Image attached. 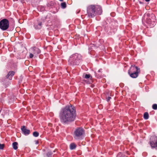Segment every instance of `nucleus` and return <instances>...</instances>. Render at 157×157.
Returning a JSON list of instances; mask_svg holds the SVG:
<instances>
[{
  "mask_svg": "<svg viewBox=\"0 0 157 157\" xmlns=\"http://www.w3.org/2000/svg\"><path fill=\"white\" fill-rule=\"evenodd\" d=\"M76 115L75 108L70 104L61 109L60 113V118L62 122L68 123L75 121Z\"/></svg>",
  "mask_w": 157,
  "mask_h": 157,
  "instance_id": "1",
  "label": "nucleus"
},
{
  "mask_svg": "<svg viewBox=\"0 0 157 157\" xmlns=\"http://www.w3.org/2000/svg\"><path fill=\"white\" fill-rule=\"evenodd\" d=\"M102 10L101 7L96 5H91L87 8V14L89 18H93L96 15L101 14Z\"/></svg>",
  "mask_w": 157,
  "mask_h": 157,
  "instance_id": "2",
  "label": "nucleus"
},
{
  "mask_svg": "<svg viewBox=\"0 0 157 157\" xmlns=\"http://www.w3.org/2000/svg\"><path fill=\"white\" fill-rule=\"evenodd\" d=\"M82 56L78 53H75L71 56L68 60V64L71 66L78 65L81 61Z\"/></svg>",
  "mask_w": 157,
  "mask_h": 157,
  "instance_id": "3",
  "label": "nucleus"
},
{
  "mask_svg": "<svg viewBox=\"0 0 157 157\" xmlns=\"http://www.w3.org/2000/svg\"><path fill=\"white\" fill-rule=\"evenodd\" d=\"M140 72L139 68L135 65H132L128 70V73L131 78H136L138 76Z\"/></svg>",
  "mask_w": 157,
  "mask_h": 157,
  "instance_id": "4",
  "label": "nucleus"
},
{
  "mask_svg": "<svg viewBox=\"0 0 157 157\" xmlns=\"http://www.w3.org/2000/svg\"><path fill=\"white\" fill-rule=\"evenodd\" d=\"M9 27V23L8 19H3L0 21V28L2 30H6Z\"/></svg>",
  "mask_w": 157,
  "mask_h": 157,
  "instance_id": "5",
  "label": "nucleus"
},
{
  "mask_svg": "<svg viewBox=\"0 0 157 157\" xmlns=\"http://www.w3.org/2000/svg\"><path fill=\"white\" fill-rule=\"evenodd\" d=\"M84 134V130L81 127L77 128L74 132V134L77 137L81 136Z\"/></svg>",
  "mask_w": 157,
  "mask_h": 157,
  "instance_id": "6",
  "label": "nucleus"
},
{
  "mask_svg": "<svg viewBox=\"0 0 157 157\" xmlns=\"http://www.w3.org/2000/svg\"><path fill=\"white\" fill-rule=\"evenodd\" d=\"M150 144L152 148L157 147V137L155 136L152 137L151 140L150 141Z\"/></svg>",
  "mask_w": 157,
  "mask_h": 157,
  "instance_id": "7",
  "label": "nucleus"
},
{
  "mask_svg": "<svg viewBox=\"0 0 157 157\" xmlns=\"http://www.w3.org/2000/svg\"><path fill=\"white\" fill-rule=\"evenodd\" d=\"M31 52L34 54L35 57H36L41 52L40 50L38 48L33 47L31 48Z\"/></svg>",
  "mask_w": 157,
  "mask_h": 157,
  "instance_id": "8",
  "label": "nucleus"
},
{
  "mask_svg": "<svg viewBox=\"0 0 157 157\" xmlns=\"http://www.w3.org/2000/svg\"><path fill=\"white\" fill-rule=\"evenodd\" d=\"M21 129L22 133L25 135L27 136L30 134V130L27 129L25 126H23L21 127Z\"/></svg>",
  "mask_w": 157,
  "mask_h": 157,
  "instance_id": "9",
  "label": "nucleus"
},
{
  "mask_svg": "<svg viewBox=\"0 0 157 157\" xmlns=\"http://www.w3.org/2000/svg\"><path fill=\"white\" fill-rule=\"evenodd\" d=\"M15 74V72L14 71H9L6 76V78L9 80H12V77Z\"/></svg>",
  "mask_w": 157,
  "mask_h": 157,
  "instance_id": "10",
  "label": "nucleus"
},
{
  "mask_svg": "<svg viewBox=\"0 0 157 157\" xmlns=\"http://www.w3.org/2000/svg\"><path fill=\"white\" fill-rule=\"evenodd\" d=\"M52 153L51 151H48L43 154V157H52Z\"/></svg>",
  "mask_w": 157,
  "mask_h": 157,
  "instance_id": "11",
  "label": "nucleus"
},
{
  "mask_svg": "<svg viewBox=\"0 0 157 157\" xmlns=\"http://www.w3.org/2000/svg\"><path fill=\"white\" fill-rule=\"evenodd\" d=\"M147 16H149L151 18V20L153 22V23H154L156 21L155 16L153 13H147Z\"/></svg>",
  "mask_w": 157,
  "mask_h": 157,
  "instance_id": "12",
  "label": "nucleus"
},
{
  "mask_svg": "<svg viewBox=\"0 0 157 157\" xmlns=\"http://www.w3.org/2000/svg\"><path fill=\"white\" fill-rule=\"evenodd\" d=\"M147 17H146L145 21L148 24L151 25V24H152L153 25L154 24V23H153V22L151 20L150 18L149 17V16H147Z\"/></svg>",
  "mask_w": 157,
  "mask_h": 157,
  "instance_id": "13",
  "label": "nucleus"
},
{
  "mask_svg": "<svg viewBox=\"0 0 157 157\" xmlns=\"http://www.w3.org/2000/svg\"><path fill=\"white\" fill-rule=\"evenodd\" d=\"M35 28L36 29H39L42 27V22H39L38 25H34Z\"/></svg>",
  "mask_w": 157,
  "mask_h": 157,
  "instance_id": "14",
  "label": "nucleus"
},
{
  "mask_svg": "<svg viewBox=\"0 0 157 157\" xmlns=\"http://www.w3.org/2000/svg\"><path fill=\"white\" fill-rule=\"evenodd\" d=\"M61 8L63 9H65L67 7V4L65 2H63L60 4Z\"/></svg>",
  "mask_w": 157,
  "mask_h": 157,
  "instance_id": "15",
  "label": "nucleus"
},
{
  "mask_svg": "<svg viewBox=\"0 0 157 157\" xmlns=\"http://www.w3.org/2000/svg\"><path fill=\"white\" fill-rule=\"evenodd\" d=\"M76 147V145L74 143H72L70 145V148L71 150L75 149Z\"/></svg>",
  "mask_w": 157,
  "mask_h": 157,
  "instance_id": "16",
  "label": "nucleus"
},
{
  "mask_svg": "<svg viewBox=\"0 0 157 157\" xmlns=\"http://www.w3.org/2000/svg\"><path fill=\"white\" fill-rule=\"evenodd\" d=\"M17 144H18L16 142H14L13 143V144H12L13 147V149L14 150H17V148H18V147L17 146Z\"/></svg>",
  "mask_w": 157,
  "mask_h": 157,
  "instance_id": "17",
  "label": "nucleus"
},
{
  "mask_svg": "<svg viewBox=\"0 0 157 157\" xmlns=\"http://www.w3.org/2000/svg\"><path fill=\"white\" fill-rule=\"evenodd\" d=\"M116 157H128L126 156L124 154L122 153L119 152L117 155Z\"/></svg>",
  "mask_w": 157,
  "mask_h": 157,
  "instance_id": "18",
  "label": "nucleus"
},
{
  "mask_svg": "<svg viewBox=\"0 0 157 157\" xmlns=\"http://www.w3.org/2000/svg\"><path fill=\"white\" fill-rule=\"evenodd\" d=\"M144 118L146 120L147 119L149 118V114L147 112H145L144 114Z\"/></svg>",
  "mask_w": 157,
  "mask_h": 157,
  "instance_id": "19",
  "label": "nucleus"
},
{
  "mask_svg": "<svg viewBox=\"0 0 157 157\" xmlns=\"http://www.w3.org/2000/svg\"><path fill=\"white\" fill-rule=\"evenodd\" d=\"M84 78L86 79L90 78V79H91L92 77L90 74H85L84 76Z\"/></svg>",
  "mask_w": 157,
  "mask_h": 157,
  "instance_id": "20",
  "label": "nucleus"
},
{
  "mask_svg": "<svg viewBox=\"0 0 157 157\" xmlns=\"http://www.w3.org/2000/svg\"><path fill=\"white\" fill-rule=\"evenodd\" d=\"M33 135L35 137H38L39 135V133L36 131H35L33 133Z\"/></svg>",
  "mask_w": 157,
  "mask_h": 157,
  "instance_id": "21",
  "label": "nucleus"
},
{
  "mask_svg": "<svg viewBox=\"0 0 157 157\" xmlns=\"http://www.w3.org/2000/svg\"><path fill=\"white\" fill-rule=\"evenodd\" d=\"M53 4H53V2H50L49 3L47 4V7H51V8H52V6H53Z\"/></svg>",
  "mask_w": 157,
  "mask_h": 157,
  "instance_id": "22",
  "label": "nucleus"
},
{
  "mask_svg": "<svg viewBox=\"0 0 157 157\" xmlns=\"http://www.w3.org/2000/svg\"><path fill=\"white\" fill-rule=\"evenodd\" d=\"M152 108L153 109L155 110L157 109V104H154L152 106Z\"/></svg>",
  "mask_w": 157,
  "mask_h": 157,
  "instance_id": "23",
  "label": "nucleus"
},
{
  "mask_svg": "<svg viewBox=\"0 0 157 157\" xmlns=\"http://www.w3.org/2000/svg\"><path fill=\"white\" fill-rule=\"evenodd\" d=\"M4 144H0V149H3L4 147Z\"/></svg>",
  "mask_w": 157,
  "mask_h": 157,
  "instance_id": "24",
  "label": "nucleus"
},
{
  "mask_svg": "<svg viewBox=\"0 0 157 157\" xmlns=\"http://www.w3.org/2000/svg\"><path fill=\"white\" fill-rule=\"evenodd\" d=\"M96 76H97V78H101L102 77V75L101 74V75L98 74H98L96 73Z\"/></svg>",
  "mask_w": 157,
  "mask_h": 157,
  "instance_id": "25",
  "label": "nucleus"
},
{
  "mask_svg": "<svg viewBox=\"0 0 157 157\" xmlns=\"http://www.w3.org/2000/svg\"><path fill=\"white\" fill-rule=\"evenodd\" d=\"M34 56V54H33V53H30V54L29 56L30 58H32Z\"/></svg>",
  "mask_w": 157,
  "mask_h": 157,
  "instance_id": "26",
  "label": "nucleus"
},
{
  "mask_svg": "<svg viewBox=\"0 0 157 157\" xmlns=\"http://www.w3.org/2000/svg\"><path fill=\"white\" fill-rule=\"evenodd\" d=\"M111 98L110 97H108L106 98V101H107V102H109Z\"/></svg>",
  "mask_w": 157,
  "mask_h": 157,
  "instance_id": "27",
  "label": "nucleus"
},
{
  "mask_svg": "<svg viewBox=\"0 0 157 157\" xmlns=\"http://www.w3.org/2000/svg\"><path fill=\"white\" fill-rule=\"evenodd\" d=\"M59 102H61V103H62L63 104V101L62 100H61L60 101H59Z\"/></svg>",
  "mask_w": 157,
  "mask_h": 157,
  "instance_id": "28",
  "label": "nucleus"
},
{
  "mask_svg": "<svg viewBox=\"0 0 157 157\" xmlns=\"http://www.w3.org/2000/svg\"><path fill=\"white\" fill-rule=\"evenodd\" d=\"M126 153L128 155H130V154H129V153L128 152V151H126Z\"/></svg>",
  "mask_w": 157,
  "mask_h": 157,
  "instance_id": "29",
  "label": "nucleus"
},
{
  "mask_svg": "<svg viewBox=\"0 0 157 157\" xmlns=\"http://www.w3.org/2000/svg\"><path fill=\"white\" fill-rule=\"evenodd\" d=\"M102 70V69H99L98 71V72H101V71Z\"/></svg>",
  "mask_w": 157,
  "mask_h": 157,
  "instance_id": "30",
  "label": "nucleus"
},
{
  "mask_svg": "<svg viewBox=\"0 0 157 157\" xmlns=\"http://www.w3.org/2000/svg\"><path fill=\"white\" fill-rule=\"evenodd\" d=\"M38 143H39L38 141H36V144H38Z\"/></svg>",
  "mask_w": 157,
  "mask_h": 157,
  "instance_id": "31",
  "label": "nucleus"
},
{
  "mask_svg": "<svg viewBox=\"0 0 157 157\" xmlns=\"http://www.w3.org/2000/svg\"><path fill=\"white\" fill-rule=\"evenodd\" d=\"M146 2H149L150 1V0H145Z\"/></svg>",
  "mask_w": 157,
  "mask_h": 157,
  "instance_id": "32",
  "label": "nucleus"
},
{
  "mask_svg": "<svg viewBox=\"0 0 157 157\" xmlns=\"http://www.w3.org/2000/svg\"><path fill=\"white\" fill-rule=\"evenodd\" d=\"M63 0H59V1L62 2L63 1Z\"/></svg>",
  "mask_w": 157,
  "mask_h": 157,
  "instance_id": "33",
  "label": "nucleus"
},
{
  "mask_svg": "<svg viewBox=\"0 0 157 157\" xmlns=\"http://www.w3.org/2000/svg\"><path fill=\"white\" fill-rule=\"evenodd\" d=\"M60 40L61 41V39H60Z\"/></svg>",
  "mask_w": 157,
  "mask_h": 157,
  "instance_id": "34",
  "label": "nucleus"
}]
</instances>
